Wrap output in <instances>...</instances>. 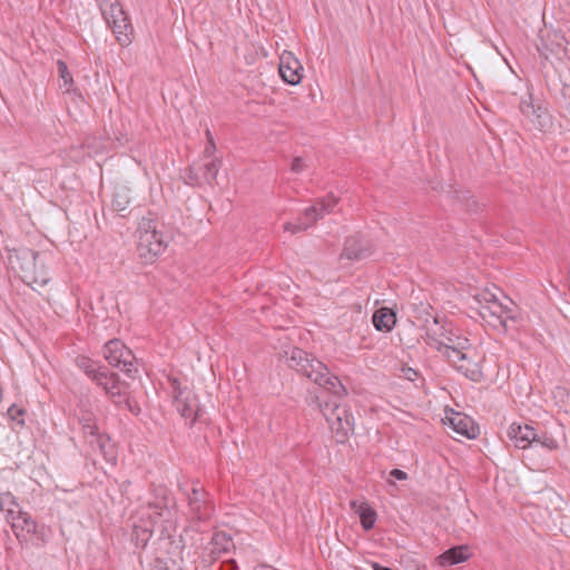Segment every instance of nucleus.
I'll list each match as a JSON object with an SVG mask.
<instances>
[{
    "label": "nucleus",
    "mask_w": 570,
    "mask_h": 570,
    "mask_svg": "<svg viewBox=\"0 0 570 570\" xmlns=\"http://www.w3.org/2000/svg\"><path fill=\"white\" fill-rule=\"evenodd\" d=\"M287 364L296 372L306 376L324 392L332 395L330 401H320L316 397L318 407L327 421L332 432H335L342 438L353 431L354 417L350 413L346 405L342 404L340 400L346 395V389L338 380L337 376L330 373L327 366L315 357H311L305 351L294 347L291 355L287 357Z\"/></svg>",
    "instance_id": "1"
},
{
    "label": "nucleus",
    "mask_w": 570,
    "mask_h": 570,
    "mask_svg": "<svg viewBox=\"0 0 570 570\" xmlns=\"http://www.w3.org/2000/svg\"><path fill=\"white\" fill-rule=\"evenodd\" d=\"M158 497L137 513L132 527H136V529L147 528L154 533L156 525L159 523L161 534H169L175 529V499L165 488L158 490Z\"/></svg>",
    "instance_id": "2"
},
{
    "label": "nucleus",
    "mask_w": 570,
    "mask_h": 570,
    "mask_svg": "<svg viewBox=\"0 0 570 570\" xmlns=\"http://www.w3.org/2000/svg\"><path fill=\"white\" fill-rule=\"evenodd\" d=\"M424 342L440 352L446 361L458 356L462 350H468L471 344L470 340L454 328L451 323H441L438 317L426 326Z\"/></svg>",
    "instance_id": "3"
},
{
    "label": "nucleus",
    "mask_w": 570,
    "mask_h": 570,
    "mask_svg": "<svg viewBox=\"0 0 570 570\" xmlns=\"http://www.w3.org/2000/svg\"><path fill=\"white\" fill-rule=\"evenodd\" d=\"M479 304L480 316L493 326H502L505 331L511 327L518 320V308L515 304L503 296L500 299L498 295L491 291H483L475 295Z\"/></svg>",
    "instance_id": "4"
},
{
    "label": "nucleus",
    "mask_w": 570,
    "mask_h": 570,
    "mask_svg": "<svg viewBox=\"0 0 570 570\" xmlns=\"http://www.w3.org/2000/svg\"><path fill=\"white\" fill-rule=\"evenodd\" d=\"M39 253L29 248H19L9 252L8 264L20 278L28 285L40 287L49 282V276L43 266L38 267Z\"/></svg>",
    "instance_id": "5"
},
{
    "label": "nucleus",
    "mask_w": 570,
    "mask_h": 570,
    "mask_svg": "<svg viewBox=\"0 0 570 570\" xmlns=\"http://www.w3.org/2000/svg\"><path fill=\"white\" fill-rule=\"evenodd\" d=\"M159 223L151 217H142L137 227V253L146 262H151L164 253L167 237L158 229Z\"/></svg>",
    "instance_id": "6"
},
{
    "label": "nucleus",
    "mask_w": 570,
    "mask_h": 570,
    "mask_svg": "<svg viewBox=\"0 0 570 570\" xmlns=\"http://www.w3.org/2000/svg\"><path fill=\"white\" fill-rule=\"evenodd\" d=\"M168 383L176 411L191 426L202 416L197 395L190 386L183 384L177 377H169Z\"/></svg>",
    "instance_id": "7"
},
{
    "label": "nucleus",
    "mask_w": 570,
    "mask_h": 570,
    "mask_svg": "<svg viewBox=\"0 0 570 570\" xmlns=\"http://www.w3.org/2000/svg\"><path fill=\"white\" fill-rule=\"evenodd\" d=\"M100 9L118 43L121 47L129 46L134 29L120 3L117 0H102Z\"/></svg>",
    "instance_id": "8"
},
{
    "label": "nucleus",
    "mask_w": 570,
    "mask_h": 570,
    "mask_svg": "<svg viewBox=\"0 0 570 570\" xmlns=\"http://www.w3.org/2000/svg\"><path fill=\"white\" fill-rule=\"evenodd\" d=\"M337 204V198L334 195H328L318 199L313 206L306 208L303 216L298 218L297 223H285L284 230L292 234L303 232L313 226L318 219L333 212Z\"/></svg>",
    "instance_id": "9"
},
{
    "label": "nucleus",
    "mask_w": 570,
    "mask_h": 570,
    "mask_svg": "<svg viewBox=\"0 0 570 570\" xmlns=\"http://www.w3.org/2000/svg\"><path fill=\"white\" fill-rule=\"evenodd\" d=\"M104 357L109 365L118 367L129 377L137 373L136 357L120 340H110L105 344Z\"/></svg>",
    "instance_id": "10"
},
{
    "label": "nucleus",
    "mask_w": 570,
    "mask_h": 570,
    "mask_svg": "<svg viewBox=\"0 0 570 570\" xmlns=\"http://www.w3.org/2000/svg\"><path fill=\"white\" fill-rule=\"evenodd\" d=\"M458 354V356H453L448 361L449 364L466 379L473 382H480L483 377L481 370L482 357L476 354L472 344L469 345L468 350H462Z\"/></svg>",
    "instance_id": "11"
},
{
    "label": "nucleus",
    "mask_w": 570,
    "mask_h": 570,
    "mask_svg": "<svg viewBox=\"0 0 570 570\" xmlns=\"http://www.w3.org/2000/svg\"><path fill=\"white\" fill-rule=\"evenodd\" d=\"M189 513L199 521L208 520L215 510L214 503L199 481H194L187 493Z\"/></svg>",
    "instance_id": "12"
},
{
    "label": "nucleus",
    "mask_w": 570,
    "mask_h": 570,
    "mask_svg": "<svg viewBox=\"0 0 570 570\" xmlns=\"http://www.w3.org/2000/svg\"><path fill=\"white\" fill-rule=\"evenodd\" d=\"M520 110L523 114V116L527 117L538 130L546 132L552 129V116L542 106L534 105L531 97L521 100Z\"/></svg>",
    "instance_id": "13"
},
{
    "label": "nucleus",
    "mask_w": 570,
    "mask_h": 570,
    "mask_svg": "<svg viewBox=\"0 0 570 570\" xmlns=\"http://www.w3.org/2000/svg\"><path fill=\"white\" fill-rule=\"evenodd\" d=\"M219 159H212L203 165H193L189 167V184L191 185H212L220 168Z\"/></svg>",
    "instance_id": "14"
},
{
    "label": "nucleus",
    "mask_w": 570,
    "mask_h": 570,
    "mask_svg": "<svg viewBox=\"0 0 570 570\" xmlns=\"http://www.w3.org/2000/svg\"><path fill=\"white\" fill-rule=\"evenodd\" d=\"M279 75L289 85H298L303 77V67L289 51H284L279 58Z\"/></svg>",
    "instance_id": "15"
},
{
    "label": "nucleus",
    "mask_w": 570,
    "mask_h": 570,
    "mask_svg": "<svg viewBox=\"0 0 570 570\" xmlns=\"http://www.w3.org/2000/svg\"><path fill=\"white\" fill-rule=\"evenodd\" d=\"M95 382L104 389L112 402L121 403L125 400V385L119 381L117 374L105 370L102 374L95 376Z\"/></svg>",
    "instance_id": "16"
},
{
    "label": "nucleus",
    "mask_w": 570,
    "mask_h": 570,
    "mask_svg": "<svg viewBox=\"0 0 570 570\" xmlns=\"http://www.w3.org/2000/svg\"><path fill=\"white\" fill-rule=\"evenodd\" d=\"M86 442L96 453L109 462L115 463L117 460V448L109 435L99 433L98 431L86 438Z\"/></svg>",
    "instance_id": "17"
},
{
    "label": "nucleus",
    "mask_w": 570,
    "mask_h": 570,
    "mask_svg": "<svg viewBox=\"0 0 570 570\" xmlns=\"http://www.w3.org/2000/svg\"><path fill=\"white\" fill-rule=\"evenodd\" d=\"M508 435L514 443L515 448L527 449L539 441V435L534 429L528 424L521 425L519 423H512L509 426Z\"/></svg>",
    "instance_id": "18"
},
{
    "label": "nucleus",
    "mask_w": 570,
    "mask_h": 570,
    "mask_svg": "<svg viewBox=\"0 0 570 570\" xmlns=\"http://www.w3.org/2000/svg\"><path fill=\"white\" fill-rule=\"evenodd\" d=\"M450 426L453 431L468 439H474L478 434V428L473 420L462 413L454 412L448 417Z\"/></svg>",
    "instance_id": "19"
},
{
    "label": "nucleus",
    "mask_w": 570,
    "mask_h": 570,
    "mask_svg": "<svg viewBox=\"0 0 570 570\" xmlns=\"http://www.w3.org/2000/svg\"><path fill=\"white\" fill-rule=\"evenodd\" d=\"M370 254L366 242L360 236H352L345 240L342 256L347 259H363Z\"/></svg>",
    "instance_id": "20"
},
{
    "label": "nucleus",
    "mask_w": 570,
    "mask_h": 570,
    "mask_svg": "<svg viewBox=\"0 0 570 570\" xmlns=\"http://www.w3.org/2000/svg\"><path fill=\"white\" fill-rule=\"evenodd\" d=\"M234 548L232 538L225 532L214 533L207 550L213 560L218 559L220 556L228 553Z\"/></svg>",
    "instance_id": "21"
},
{
    "label": "nucleus",
    "mask_w": 570,
    "mask_h": 570,
    "mask_svg": "<svg viewBox=\"0 0 570 570\" xmlns=\"http://www.w3.org/2000/svg\"><path fill=\"white\" fill-rule=\"evenodd\" d=\"M75 415L78 419V422L82 428L85 439L98 431L97 425H96L95 415L89 410L88 402L81 401L79 403V405L77 406Z\"/></svg>",
    "instance_id": "22"
},
{
    "label": "nucleus",
    "mask_w": 570,
    "mask_h": 570,
    "mask_svg": "<svg viewBox=\"0 0 570 570\" xmlns=\"http://www.w3.org/2000/svg\"><path fill=\"white\" fill-rule=\"evenodd\" d=\"M374 327L381 332H390L396 323L395 313L387 307H381L372 316Z\"/></svg>",
    "instance_id": "23"
},
{
    "label": "nucleus",
    "mask_w": 570,
    "mask_h": 570,
    "mask_svg": "<svg viewBox=\"0 0 570 570\" xmlns=\"http://www.w3.org/2000/svg\"><path fill=\"white\" fill-rule=\"evenodd\" d=\"M11 527L17 535L20 538L22 532L33 534L37 532V522L27 513L18 510V514L10 521Z\"/></svg>",
    "instance_id": "24"
},
{
    "label": "nucleus",
    "mask_w": 570,
    "mask_h": 570,
    "mask_svg": "<svg viewBox=\"0 0 570 570\" xmlns=\"http://www.w3.org/2000/svg\"><path fill=\"white\" fill-rule=\"evenodd\" d=\"M352 509L360 517L361 525L365 531L373 529L377 513L366 502L357 503L356 501L351 502Z\"/></svg>",
    "instance_id": "25"
},
{
    "label": "nucleus",
    "mask_w": 570,
    "mask_h": 570,
    "mask_svg": "<svg viewBox=\"0 0 570 570\" xmlns=\"http://www.w3.org/2000/svg\"><path fill=\"white\" fill-rule=\"evenodd\" d=\"M469 558L468 548L464 546L453 547L439 557V564L454 566L464 562Z\"/></svg>",
    "instance_id": "26"
},
{
    "label": "nucleus",
    "mask_w": 570,
    "mask_h": 570,
    "mask_svg": "<svg viewBox=\"0 0 570 570\" xmlns=\"http://www.w3.org/2000/svg\"><path fill=\"white\" fill-rule=\"evenodd\" d=\"M0 509L6 513L9 522L18 514V510H21L14 495L10 492L0 494Z\"/></svg>",
    "instance_id": "27"
},
{
    "label": "nucleus",
    "mask_w": 570,
    "mask_h": 570,
    "mask_svg": "<svg viewBox=\"0 0 570 570\" xmlns=\"http://www.w3.org/2000/svg\"><path fill=\"white\" fill-rule=\"evenodd\" d=\"M76 365L78 368L83 371L86 375L95 382V376L104 373V368L101 366L96 365V362L91 358L80 355L76 357Z\"/></svg>",
    "instance_id": "28"
},
{
    "label": "nucleus",
    "mask_w": 570,
    "mask_h": 570,
    "mask_svg": "<svg viewBox=\"0 0 570 570\" xmlns=\"http://www.w3.org/2000/svg\"><path fill=\"white\" fill-rule=\"evenodd\" d=\"M132 541L135 542L136 547H146L150 538L153 537V533L147 528H140L136 529V527H132Z\"/></svg>",
    "instance_id": "29"
},
{
    "label": "nucleus",
    "mask_w": 570,
    "mask_h": 570,
    "mask_svg": "<svg viewBox=\"0 0 570 570\" xmlns=\"http://www.w3.org/2000/svg\"><path fill=\"white\" fill-rule=\"evenodd\" d=\"M112 208L118 212L122 213L127 209L129 205V197L125 190H118L115 193L112 198Z\"/></svg>",
    "instance_id": "30"
},
{
    "label": "nucleus",
    "mask_w": 570,
    "mask_h": 570,
    "mask_svg": "<svg viewBox=\"0 0 570 570\" xmlns=\"http://www.w3.org/2000/svg\"><path fill=\"white\" fill-rule=\"evenodd\" d=\"M206 137H207V145L204 149L203 155H204V158L210 159L215 153L216 146H215V141L212 136V132L208 129L206 130Z\"/></svg>",
    "instance_id": "31"
},
{
    "label": "nucleus",
    "mask_w": 570,
    "mask_h": 570,
    "mask_svg": "<svg viewBox=\"0 0 570 570\" xmlns=\"http://www.w3.org/2000/svg\"><path fill=\"white\" fill-rule=\"evenodd\" d=\"M57 66H58L59 75L63 79L65 83H68L69 81H71L72 79L68 71L67 65L63 61L59 60L57 62Z\"/></svg>",
    "instance_id": "32"
},
{
    "label": "nucleus",
    "mask_w": 570,
    "mask_h": 570,
    "mask_svg": "<svg viewBox=\"0 0 570 570\" xmlns=\"http://www.w3.org/2000/svg\"><path fill=\"white\" fill-rule=\"evenodd\" d=\"M305 163L301 157H295L291 164V170L294 174H301L305 169Z\"/></svg>",
    "instance_id": "33"
},
{
    "label": "nucleus",
    "mask_w": 570,
    "mask_h": 570,
    "mask_svg": "<svg viewBox=\"0 0 570 570\" xmlns=\"http://www.w3.org/2000/svg\"><path fill=\"white\" fill-rule=\"evenodd\" d=\"M534 444H540L541 446L547 448L549 450L557 448V442L553 439L547 438V436H544V438L539 436V441L534 442Z\"/></svg>",
    "instance_id": "34"
},
{
    "label": "nucleus",
    "mask_w": 570,
    "mask_h": 570,
    "mask_svg": "<svg viewBox=\"0 0 570 570\" xmlns=\"http://www.w3.org/2000/svg\"><path fill=\"white\" fill-rule=\"evenodd\" d=\"M8 414L12 420L18 421L20 424H23L22 420H18V416L23 414V410L18 409L16 405H11L8 409Z\"/></svg>",
    "instance_id": "35"
},
{
    "label": "nucleus",
    "mask_w": 570,
    "mask_h": 570,
    "mask_svg": "<svg viewBox=\"0 0 570 570\" xmlns=\"http://www.w3.org/2000/svg\"><path fill=\"white\" fill-rule=\"evenodd\" d=\"M390 475L396 480H406L407 479V474L400 470V469H393L391 472H390Z\"/></svg>",
    "instance_id": "36"
},
{
    "label": "nucleus",
    "mask_w": 570,
    "mask_h": 570,
    "mask_svg": "<svg viewBox=\"0 0 570 570\" xmlns=\"http://www.w3.org/2000/svg\"><path fill=\"white\" fill-rule=\"evenodd\" d=\"M153 570H168L163 560L157 559L154 563Z\"/></svg>",
    "instance_id": "37"
},
{
    "label": "nucleus",
    "mask_w": 570,
    "mask_h": 570,
    "mask_svg": "<svg viewBox=\"0 0 570 570\" xmlns=\"http://www.w3.org/2000/svg\"><path fill=\"white\" fill-rule=\"evenodd\" d=\"M372 568H373V570H393L391 568L383 567V566H381L379 563H375V562L372 564Z\"/></svg>",
    "instance_id": "38"
},
{
    "label": "nucleus",
    "mask_w": 570,
    "mask_h": 570,
    "mask_svg": "<svg viewBox=\"0 0 570 570\" xmlns=\"http://www.w3.org/2000/svg\"><path fill=\"white\" fill-rule=\"evenodd\" d=\"M407 371H409V372H411V373H413L414 375H416V374H417L413 368H409Z\"/></svg>",
    "instance_id": "39"
},
{
    "label": "nucleus",
    "mask_w": 570,
    "mask_h": 570,
    "mask_svg": "<svg viewBox=\"0 0 570 570\" xmlns=\"http://www.w3.org/2000/svg\"><path fill=\"white\" fill-rule=\"evenodd\" d=\"M229 563L233 566V569L236 567L235 566V560H230Z\"/></svg>",
    "instance_id": "40"
},
{
    "label": "nucleus",
    "mask_w": 570,
    "mask_h": 570,
    "mask_svg": "<svg viewBox=\"0 0 570 570\" xmlns=\"http://www.w3.org/2000/svg\"><path fill=\"white\" fill-rule=\"evenodd\" d=\"M407 377H409V380H413V377H412V373H409V376H407Z\"/></svg>",
    "instance_id": "41"
},
{
    "label": "nucleus",
    "mask_w": 570,
    "mask_h": 570,
    "mask_svg": "<svg viewBox=\"0 0 570 570\" xmlns=\"http://www.w3.org/2000/svg\"><path fill=\"white\" fill-rule=\"evenodd\" d=\"M407 377H409V380H413V377H412V373H409V376H407Z\"/></svg>",
    "instance_id": "42"
}]
</instances>
